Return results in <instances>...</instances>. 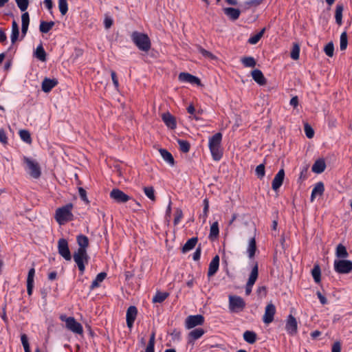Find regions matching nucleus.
<instances>
[{"mask_svg":"<svg viewBox=\"0 0 352 352\" xmlns=\"http://www.w3.org/2000/svg\"><path fill=\"white\" fill-rule=\"evenodd\" d=\"M73 207L74 205L69 203L56 209L55 219L60 225L74 220V214L72 212Z\"/></svg>","mask_w":352,"mask_h":352,"instance_id":"f257e3e1","label":"nucleus"},{"mask_svg":"<svg viewBox=\"0 0 352 352\" xmlns=\"http://www.w3.org/2000/svg\"><path fill=\"white\" fill-rule=\"evenodd\" d=\"M131 40L139 50L148 52L151 48V41L147 34L139 32H133Z\"/></svg>","mask_w":352,"mask_h":352,"instance_id":"f03ea898","label":"nucleus"},{"mask_svg":"<svg viewBox=\"0 0 352 352\" xmlns=\"http://www.w3.org/2000/svg\"><path fill=\"white\" fill-rule=\"evenodd\" d=\"M23 163L25 164V170L28 174L34 179H38L41 175V170L39 164L31 158L24 156Z\"/></svg>","mask_w":352,"mask_h":352,"instance_id":"7ed1b4c3","label":"nucleus"},{"mask_svg":"<svg viewBox=\"0 0 352 352\" xmlns=\"http://www.w3.org/2000/svg\"><path fill=\"white\" fill-rule=\"evenodd\" d=\"M73 258L80 274L82 275L85 270V265L88 263L89 259L87 252L76 251L73 255Z\"/></svg>","mask_w":352,"mask_h":352,"instance_id":"20e7f679","label":"nucleus"},{"mask_svg":"<svg viewBox=\"0 0 352 352\" xmlns=\"http://www.w3.org/2000/svg\"><path fill=\"white\" fill-rule=\"evenodd\" d=\"M333 268L336 272L341 274H349L352 272V261L346 259L335 260Z\"/></svg>","mask_w":352,"mask_h":352,"instance_id":"39448f33","label":"nucleus"},{"mask_svg":"<svg viewBox=\"0 0 352 352\" xmlns=\"http://www.w3.org/2000/svg\"><path fill=\"white\" fill-rule=\"evenodd\" d=\"M245 307V300L238 296H229V309L231 312L239 313Z\"/></svg>","mask_w":352,"mask_h":352,"instance_id":"423d86ee","label":"nucleus"},{"mask_svg":"<svg viewBox=\"0 0 352 352\" xmlns=\"http://www.w3.org/2000/svg\"><path fill=\"white\" fill-rule=\"evenodd\" d=\"M58 254L66 261L72 259V254L69 248L68 242L65 239L61 238L58 241Z\"/></svg>","mask_w":352,"mask_h":352,"instance_id":"0eeeda50","label":"nucleus"},{"mask_svg":"<svg viewBox=\"0 0 352 352\" xmlns=\"http://www.w3.org/2000/svg\"><path fill=\"white\" fill-rule=\"evenodd\" d=\"M66 328L70 331L81 335L83 333V327L82 324L77 322L74 317H69V320L66 321Z\"/></svg>","mask_w":352,"mask_h":352,"instance_id":"6e6552de","label":"nucleus"},{"mask_svg":"<svg viewBox=\"0 0 352 352\" xmlns=\"http://www.w3.org/2000/svg\"><path fill=\"white\" fill-rule=\"evenodd\" d=\"M110 197L119 204L126 203L131 197L118 188H113L110 192Z\"/></svg>","mask_w":352,"mask_h":352,"instance_id":"1a4fd4ad","label":"nucleus"},{"mask_svg":"<svg viewBox=\"0 0 352 352\" xmlns=\"http://www.w3.org/2000/svg\"><path fill=\"white\" fill-rule=\"evenodd\" d=\"M285 330L290 336H294L298 332V322L294 316L289 315L285 324Z\"/></svg>","mask_w":352,"mask_h":352,"instance_id":"9d476101","label":"nucleus"},{"mask_svg":"<svg viewBox=\"0 0 352 352\" xmlns=\"http://www.w3.org/2000/svg\"><path fill=\"white\" fill-rule=\"evenodd\" d=\"M204 322V317L202 315L189 316L186 319V327L187 329H192Z\"/></svg>","mask_w":352,"mask_h":352,"instance_id":"9b49d317","label":"nucleus"},{"mask_svg":"<svg viewBox=\"0 0 352 352\" xmlns=\"http://www.w3.org/2000/svg\"><path fill=\"white\" fill-rule=\"evenodd\" d=\"M276 314V307L272 303L267 305L265 309V314L263 316V321L265 324H270L274 320V317Z\"/></svg>","mask_w":352,"mask_h":352,"instance_id":"f8f14e48","label":"nucleus"},{"mask_svg":"<svg viewBox=\"0 0 352 352\" xmlns=\"http://www.w3.org/2000/svg\"><path fill=\"white\" fill-rule=\"evenodd\" d=\"M179 80L181 82L189 83L191 85H201V80L197 76H195L189 73L182 72L179 74Z\"/></svg>","mask_w":352,"mask_h":352,"instance_id":"ddd939ff","label":"nucleus"},{"mask_svg":"<svg viewBox=\"0 0 352 352\" xmlns=\"http://www.w3.org/2000/svg\"><path fill=\"white\" fill-rule=\"evenodd\" d=\"M138 315V309L135 306H130L126 311V325L129 329L133 326L134 322Z\"/></svg>","mask_w":352,"mask_h":352,"instance_id":"4468645a","label":"nucleus"},{"mask_svg":"<svg viewBox=\"0 0 352 352\" xmlns=\"http://www.w3.org/2000/svg\"><path fill=\"white\" fill-rule=\"evenodd\" d=\"M285 177V171L284 169L281 168L278 170V172L276 174L272 183V188L274 191H277L280 187L282 186Z\"/></svg>","mask_w":352,"mask_h":352,"instance_id":"2eb2a0df","label":"nucleus"},{"mask_svg":"<svg viewBox=\"0 0 352 352\" xmlns=\"http://www.w3.org/2000/svg\"><path fill=\"white\" fill-rule=\"evenodd\" d=\"M224 14L231 21L237 20L241 13V11L239 8H234L232 7H228L223 8Z\"/></svg>","mask_w":352,"mask_h":352,"instance_id":"dca6fc26","label":"nucleus"},{"mask_svg":"<svg viewBox=\"0 0 352 352\" xmlns=\"http://www.w3.org/2000/svg\"><path fill=\"white\" fill-rule=\"evenodd\" d=\"M58 82L56 78H45L42 82L41 89L45 93H49L58 85Z\"/></svg>","mask_w":352,"mask_h":352,"instance_id":"f3484780","label":"nucleus"},{"mask_svg":"<svg viewBox=\"0 0 352 352\" xmlns=\"http://www.w3.org/2000/svg\"><path fill=\"white\" fill-rule=\"evenodd\" d=\"M219 267V256H214L210 261L208 270V276H213L218 271Z\"/></svg>","mask_w":352,"mask_h":352,"instance_id":"a211bd4d","label":"nucleus"},{"mask_svg":"<svg viewBox=\"0 0 352 352\" xmlns=\"http://www.w3.org/2000/svg\"><path fill=\"white\" fill-rule=\"evenodd\" d=\"M205 333V331L201 328H197L189 332L188 335V343L194 344V342L200 338Z\"/></svg>","mask_w":352,"mask_h":352,"instance_id":"6ab92c4d","label":"nucleus"},{"mask_svg":"<svg viewBox=\"0 0 352 352\" xmlns=\"http://www.w3.org/2000/svg\"><path fill=\"white\" fill-rule=\"evenodd\" d=\"M76 241L79 246L76 251L87 252L89 246V239L87 236L79 234L76 236Z\"/></svg>","mask_w":352,"mask_h":352,"instance_id":"aec40b11","label":"nucleus"},{"mask_svg":"<svg viewBox=\"0 0 352 352\" xmlns=\"http://www.w3.org/2000/svg\"><path fill=\"white\" fill-rule=\"evenodd\" d=\"M35 275V270L34 267L29 270L27 278V292L29 296H31L34 287V277Z\"/></svg>","mask_w":352,"mask_h":352,"instance_id":"412c9836","label":"nucleus"},{"mask_svg":"<svg viewBox=\"0 0 352 352\" xmlns=\"http://www.w3.org/2000/svg\"><path fill=\"white\" fill-rule=\"evenodd\" d=\"M252 77L253 80L260 85H264L267 82V80L263 72L259 69H254L252 72Z\"/></svg>","mask_w":352,"mask_h":352,"instance_id":"4be33fe9","label":"nucleus"},{"mask_svg":"<svg viewBox=\"0 0 352 352\" xmlns=\"http://www.w3.org/2000/svg\"><path fill=\"white\" fill-rule=\"evenodd\" d=\"M222 134L221 133H217L208 140V147L214 148L221 146Z\"/></svg>","mask_w":352,"mask_h":352,"instance_id":"5701e85b","label":"nucleus"},{"mask_svg":"<svg viewBox=\"0 0 352 352\" xmlns=\"http://www.w3.org/2000/svg\"><path fill=\"white\" fill-rule=\"evenodd\" d=\"M326 168L325 162L323 159L317 160L312 166L311 170L317 174L322 173Z\"/></svg>","mask_w":352,"mask_h":352,"instance_id":"b1692460","label":"nucleus"},{"mask_svg":"<svg viewBox=\"0 0 352 352\" xmlns=\"http://www.w3.org/2000/svg\"><path fill=\"white\" fill-rule=\"evenodd\" d=\"M162 120L166 124V125L170 128L175 129L176 127V120L174 116H173L169 113H164L162 114Z\"/></svg>","mask_w":352,"mask_h":352,"instance_id":"393cba45","label":"nucleus"},{"mask_svg":"<svg viewBox=\"0 0 352 352\" xmlns=\"http://www.w3.org/2000/svg\"><path fill=\"white\" fill-rule=\"evenodd\" d=\"M324 191V186L322 182H318L311 191V201H313L317 195H322Z\"/></svg>","mask_w":352,"mask_h":352,"instance_id":"a878e982","label":"nucleus"},{"mask_svg":"<svg viewBox=\"0 0 352 352\" xmlns=\"http://www.w3.org/2000/svg\"><path fill=\"white\" fill-rule=\"evenodd\" d=\"M336 256L340 259H346L349 256V253L346 247L342 243L337 245L336 249Z\"/></svg>","mask_w":352,"mask_h":352,"instance_id":"bb28decb","label":"nucleus"},{"mask_svg":"<svg viewBox=\"0 0 352 352\" xmlns=\"http://www.w3.org/2000/svg\"><path fill=\"white\" fill-rule=\"evenodd\" d=\"M198 239L197 237H192L189 239L186 243L184 245V246L182 248V251L183 253H186L189 252L190 250H192L197 243Z\"/></svg>","mask_w":352,"mask_h":352,"instance_id":"cd10ccee","label":"nucleus"},{"mask_svg":"<svg viewBox=\"0 0 352 352\" xmlns=\"http://www.w3.org/2000/svg\"><path fill=\"white\" fill-rule=\"evenodd\" d=\"M159 151H160V153L161 156L162 157L163 160L165 162H166L167 163H168L171 166L174 165V164H175L174 157H173V155L170 152H168L165 148H160L159 150Z\"/></svg>","mask_w":352,"mask_h":352,"instance_id":"c85d7f7f","label":"nucleus"},{"mask_svg":"<svg viewBox=\"0 0 352 352\" xmlns=\"http://www.w3.org/2000/svg\"><path fill=\"white\" fill-rule=\"evenodd\" d=\"M219 234V223L217 221L214 222L210 229V234L208 238L211 241L217 239Z\"/></svg>","mask_w":352,"mask_h":352,"instance_id":"c756f323","label":"nucleus"},{"mask_svg":"<svg viewBox=\"0 0 352 352\" xmlns=\"http://www.w3.org/2000/svg\"><path fill=\"white\" fill-rule=\"evenodd\" d=\"M243 337L244 340L250 344L255 343L257 339V335L253 331H245L243 333Z\"/></svg>","mask_w":352,"mask_h":352,"instance_id":"7c9ffc66","label":"nucleus"},{"mask_svg":"<svg viewBox=\"0 0 352 352\" xmlns=\"http://www.w3.org/2000/svg\"><path fill=\"white\" fill-rule=\"evenodd\" d=\"M258 264L256 263L252 269V271L250 274V276H249L247 283L249 284V285H254L258 278Z\"/></svg>","mask_w":352,"mask_h":352,"instance_id":"2f4dec72","label":"nucleus"},{"mask_svg":"<svg viewBox=\"0 0 352 352\" xmlns=\"http://www.w3.org/2000/svg\"><path fill=\"white\" fill-rule=\"evenodd\" d=\"M344 10V6L342 3H338L336 8L335 19L338 25L342 24V12Z\"/></svg>","mask_w":352,"mask_h":352,"instance_id":"473e14b6","label":"nucleus"},{"mask_svg":"<svg viewBox=\"0 0 352 352\" xmlns=\"http://www.w3.org/2000/svg\"><path fill=\"white\" fill-rule=\"evenodd\" d=\"M107 275V273L104 272L99 273L96 276V278L92 281L90 285V289L92 290L96 287H98L100 286V283L102 282L105 279Z\"/></svg>","mask_w":352,"mask_h":352,"instance_id":"72a5a7b5","label":"nucleus"},{"mask_svg":"<svg viewBox=\"0 0 352 352\" xmlns=\"http://www.w3.org/2000/svg\"><path fill=\"white\" fill-rule=\"evenodd\" d=\"M212 157L214 161H219L223 157L221 146L209 148Z\"/></svg>","mask_w":352,"mask_h":352,"instance_id":"f704fd0d","label":"nucleus"},{"mask_svg":"<svg viewBox=\"0 0 352 352\" xmlns=\"http://www.w3.org/2000/svg\"><path fill=\"white\" fill-rule=\"evenodd\" d=\"M54 24V22L52 21L49 22L41 21L39 25V30L41 32L46 34L50 31Z\"/></svg>","mask_w":352,"mask_h":352,"instance_id":"c9c22d12","label":"nucleus"},{"mask_svg":"<svg viewBox=\"0 0 352 352\" xmlns=\"http://www.w3.org/2000/svg\"><path fill=\"white\" fill-rule=\"evenodd\" d=\"M34 56L36 58H38L41 61H45L46 60V52L42 45V44H40L37 46L35 52H34Z\"/></svg>","mask_w":352,"mask_h":352,"instance_id":"e433bc0d","label":"nucleus"},{"mask_svg":"<svg viewBox=\"0 0 352 352\" xmlns=\"http://www.w3.org/2000/svg\"><path fill=\"white\" fill-rule=\"evenodd\" d=\"M311 275L314 281L316 283H319L321 280V270L318 264L314 265L311 270Z\"/></svg>","mask_w":352,"mask_h":352,"instance_id":"4c0bfd02","label":"nucleus"},{"mask_svg":"<svg viewBox=\"0 0 352 352\" xmlns=\"http://www.w3.org/2000/svg\"><path fill=\"white\" fill-rule=\"evenodd\" d=\"M241 62L245 67H254L256 62L252 56H244L241 58Z\"/></svg>","mask_w":352,"mask_h":352,"instance_id":"58836bf2","label":"nucleus"},{"mask_svg":"<svg viewBox=\"0 0 352 352\" xmlns=\"http://www.w3.org/2000/svg\"><path fill=\"white\" fill-rule=\"evenodd\" d=\"M263 1V0H247L243 2L241 6L243 8L244 10H246L252 7L258 6Z\"/></svg>","mask_w":352,"mask_h":352,"instance_id":"ea45409f","label":"nucleus"},{"mask_svg":"<svg viewBox=\"0 0 352 352\" xmlns=\"http://www.w3.org/2000/svg\"><path fill=\"white\" fill-rule=\"evenodd\" d=\"M265 31V28H264L257 34L251 36L248 39V43L251 45L256 44L263 36Z\"/></svg>","mask_w":352,"mask_h":352,"instance_id":"a19ab883","label":"nucleus"},{"mask_svg":"<svg viewBox=\"0 0 352 352\" xmlns=\"http://www.w3.org/2000/svg\"><path fill=\"white\" fill-rule=\"evenodd\" d=\"M203 212L199 215V219H202L203 222L204 223L208 216L209 212V201L207 198H205L203 201Z\"/></svg>","mask_w":352,"mask_h":352,"instance_id":"79ce46f5","label":"nucleus"},{"mask_svg":"<svg viewBox=\"0 0 352 352\" xmlns=\"http://www.w3.org/2000/svg\"><path fill=\"white\" fill-rule=\"evenodd\" d=\"M256 250V240L255 239L251 238L249 241L248 248V253L250 258H252L254 256L255 252Z\"/></svg>","mask_w":352,"mask_h":352,"instance_id":"37998d69","label":"nucleus"},{"mask_svg":"<svg viewBox=\"0 0 352 352\" xmlns=\"http://www.w3.org/2000/svg\"><path fill=\"white\" fill-rule=\"evenodd\" d=\"M155 332L153 331L151 332V334L149 338L148 343L146 346L145 352H155Z\"/></svg>","mask_w":352,"mask_h":352,"instance_id":"c03bdc74","label":"nucleus"},{"mask_svg":"<svg viewBox=\"0 0 352 352\" xmlns=\"http://www.w3.org/2000/svg\"><path fill=\"white\" fill-rule=\"evenodd\" d=\"M300 50V45L296 43H293V47L290 53V57L295 60L299 59Z\"/></svg>","mask_w":352,"mask_h":352,"instance_id":"a18cd8bd","label":"nucleus"},{"mask_svg":"<svg viewBox=\"0 0 352 352\" xmlns=\"http://www.w3.org/2000/svg\"><path fill=\"white\" fill-rule=\"evenodd\" d=\"M177 144H179V150L182 152L186 153L189 151L190 144L188 141L177 139Z\"/></svg>","mask_w":352,"mask_h":352,"instance_id":"49530a36","label":"nucleus"},{"mask_svg":"<svg viewBox=\"0 0 352 352\" xmlns=\"http://www.w3.org/2000/svg\"><path fill=\"white\" fill-rule=\"evenodd\" d=\"M168 296L167 292H157L153 298V302H162Z\"/></svg>","mask_w":352,"mask_h":352,"instance_id":"de8ad7c7","label":"nucleus"},{"mask_svg":"<svg viewBox=\"0 0 352 352\" xmlns=\"http://www.w3.org/2000/svg\"><path fill=\"white\" fill-rule=\"evenodd\" d=\"M348 45V38L346 32H343L340 35V48L341 51L346 49Z\"/></svg>","mask_w":352,"mask_h":352,"instance_id":"09e8293b","label":"nucleus"},{"mask_svg":"<svg viewBox=\"0 0 352 352\" xmlns=\"http://www.w3.org/2000/svg\"><path fill=\"white\" fill-rule=\"evenodd\" d=\"M19 136L23 142L28 144H30L32 142L31 135L28 130H20Z\"/></svg>","mask_w":352,"mask_h":352,"instance_id":"8fccbe9b","label":"nucleus"},{"mask_svg":"<svg viewBox=\"0 0 352 352\" xmlns=\"http://www.w3.org/2000/svg\"><path fill=\"white\" fill-rule=\"evenodd\" d=\"M255 174L259 179H263L265 175V164H261L256 166Z\"/></svg>","mask_w":352,"mask_h":352,"instance_id":"3c124183","label":"nucleus"},{"mask_svg":"<svg viewBox=\"0 0 352 352\" xmlns=\"http://www.w3.org/2000/svg\"><path fill=\"white\" fill-rule=\"evenodd\" d=\"M58 8L62 15H65L68 11L67 0H58Z\"/></svg>","mask_w":352,"mask_h":352,"instance_id":"603ef678","label":"nucleus"},{"mask_svg":"<svg viewBox=\"0 0 352 352\" xmlns=\"http://www.w3.org/2000/svg\"><path fill=\"white\" fill-rule=\"evenodd\" d=\"M324 52L329 57H332L334 53V45L332 42L328 43L324 47Z\"/></svg>","mask_w":352,"mask_h":352,"instance_id":"864d4df0","label":"nucleus"},{"mask_svg":"<svg viewBox=\"0 0 352 352\" xmlns=\"http://www.w3.org/2000/svg\"><path fill=\"white\" fill-rule=\"evenodd\" d=\"M144 192L145 195L151 200L154 201L155 199V190L152 186H146L144 188Z\"/></svg>","mask_w":352,"mask_h":352,"instance_id":"5fc2aeb1","label":"nucleus"},{"mask_svg":"<svg viewBox=\"0 0 352 352\" xmlns=\"http://www.w3.org/2000/svg\"><path fill=\"white\" fill-rule=\"evenodd\" d=\"M199 52L204 57L210 58L211 60H214L216 58V56L212 54L210 52L204 49L202 47L199 46L198 47Z\"/></svg>","mask_w":352,"mask_h":352,"instance_id":"6e6d98bb","label":"nucleus"},{"mask_svg":"<svg viewBox=\"0 0 352 352\" xmlns=\"http://www.w3.org/2000/svg\"><path fill=\"white\" fill-rule=\"evenodd\" d=\"M16 3L21 12H25L29 6L28 0H15Z\"/></svg>","mask_w":352,"mask_h":352,"instance_id":"4d7b16f0","label":"nucleus"},{"mask_svg":"<svg viewBox=\"0 0 352 352\" xmlns=\"http://www.w3.org/2000/svg\"><path fill=\"white\" fill-rule=\"evenodd\" d=\"M304 130L305 135L308 138H312L314 137V131L310 125L308 124H305Z\"/></svg>","mask_w":352,"mask_h":352,"instance_id":"13d9d810","label":"nucleus"},{"mask_svg":"<svg viewBox=\"0 0 352 352\" xmlns=\"http://www.w3.org/2000/svg\"><path fill=\"white\" fill-rule=\"evenodd\" d=\"M78 192H79V195H80V199L83 201H85L86 204H89V201L88 200L86 190L83 188L79 187L78 188Z\"/></svg>","mask_w":352,"mask_h":352,"instance_id":"bf43d9fd","label":"nucleus"},{"mask_svg":"<svg viewBox=\"0 0 352 352\" xmlns=\"http://www.w3.org/2000/svg\"><path fill=\"white\" fill-rule=\"evenodd\" d=\"M21 340L24 349L30 348L28 338L26 334L24 333L21 336Z\"/></svg>","mask_w":352,"mask_h":352,"instance_id":"052dcab7","label":"nucleus"},{"mask_svg":"<svg viewBox=\"0 0 352 352\" xmlns=\"http://www.w3.org/2000/svg\"><path fill=\"white\" fill-rule=\"evenodd\" d=\"M19 36V30H12L10 39L12 44H14L16 41L18 40Z\"/></svg>","mask_w":352,"mask_h":352,"instance_id":"680f3d73","label":"nucleus"},{"mask_svg":"<svg viewBox=\"0 0 352 352\" xmlns=\"http://www.w3.org/2000/svg\"><path fill=\"white\" fill-rule=\"evenodd\" d=\"M201 246L199 245L197 247V248L196 249L195 252L192 254L193 260L195 261H199L200 259V257H201Z\"/></svg>","mask_w":352,"mask_h":352,"instance_id":"e2e57ef3","label":"nucleus"},{"mask_svg":"<svg viewBox=\"0 0 352 352\" xmlns=\"http://www.w3.org/2000/svg\"><path fill=\"white\" fill-rule=\"evenodd\" d=\"M22 24L28 25L30 23V16L28 12H25L21 15Z\"/></svg>","mask_w":352,"mask_h":352,"instance_id":"0e129e2a","label":"nucleus"},{"mask_svg":"<svg viewBox=\"0 0 352 352\" xmlns=\"http://www.w3.org/2000/svg\"><path fill=\"white\" fill-rule=\"evenodd\" d=\"M0 142L3 144L8 143V138L3 129H0Z\"/></svg>","mask_w":352,"mask_h":352,"instance_id":"69168bd1","label":"nucleus"},{"mask_svg":"<svg viewBox=\"0 0 352 352\" xmlns=\"http://www.w3.org/2000/svg\"><path fill=\"white\" fill-rule=\"evenodd\" d=\"M316 295L322 305H324L327 304V300L326 297L324 296H323L320 292L318 291L316 292Z\"/></svg>","mask_w":352,"mask_h":352,"instance_id":"338daca9","label":"nucleus"},{"mask_svg":"<svg viewBox=\"0 0 352 352\" xmlns=\"http://www.w3.org/2000/svg\"><path fill=\"white\" fill-rule=\"evenodd\" d=\"M341 351V346L340 342H336L333 343L331 347V352H340Z\"/></svg>","mask_w":352,"mask_h":352,"instance_id":"774afa93","label":"nucleus"}]
</instances>
